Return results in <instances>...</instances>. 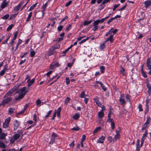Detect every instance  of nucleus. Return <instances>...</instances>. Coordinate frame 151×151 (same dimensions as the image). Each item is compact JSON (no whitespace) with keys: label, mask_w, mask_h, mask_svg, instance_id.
I'll return each instance as SVG.
<instances>
[{"label":"nucleus","mask_w":151,"mask_h":151,"mask_svg":"<svg viewBox=\"0 0 151 151\" xmlns=\"http://www.w3.org/2000/svg\"><path fill=\"white\" fill-rule=\"evenodd\" d=\"M144 4L146 8H147L151 4V1L147 0L145 1Z\"/></svg>","instance_id":"nucleus-10"},{"label":"nucleus","mask_w":151,"mask_h":151,"mask_svg":"<svg viewBox=\"0 0 151 151\" xmlns=\"http://www.w3.org/2000/svg\"><path fill=\"white\" fill-rule=\"evenodd\" d=\"M105 137L104 136H102L100 137L97 141L98 143H103Z\"/></svg>","instance_id":"nucleus-9"},{"label":"nucleus","mask_w":151,"mask_h":151,"mask_svg":"<svg viewBox=\"0 0 151 151\" xmlns=\"http://www.w3.org/2000/svg\"><path fill=\"white\" fill-rule=\"evenodd\" d=\"M111 115V112L110 111L108 115V116H107L108 119H107V121H109V119H110V120L111 119L110 118Z\"/></svg>","instance_id":"nucleus-56"},{"label":"nucleus","mask_w":151,"mask_h":151,"mask_svg":"<svg viewBox=\"0 0 151 151\" xmlns=\"http://www.w3.org/2000/svg\"><path fill=\"white\" fill-rule=\"evenodd\" d=\"M35 52L34 51H31L30 52V56L31 57H33L35 55Z\"/></svg>","instance_id":"nucleus-47"},{"label":"nucleus","mask_w":151,"mask_h":151,"mask_svg":"<svg viewBox=\"0 0 151 151\" xmlns=\"http://www.w3.org/2000/svg\"><path fill=\"white\" fill-rule=\"evenodd\" d=\"M147 125L146 124H144L143 125V127L142 128V131H143L146 129Z\"/></svg>","instance_id":"nucleus-51"},{"label":"nucleus","mask_w":151,"mask_h":151,"mask_svg":"<svg viewBox=\"0 0 151 151\" xmlns=\"http://www.w3.org/2000/svg\"><path fill=\"white\" fill-rule=\"evenodd\" d=\"M79 117V115L78 114H76L73 117V118L75 119H77Z\"/></svg>","instance_id":"nucleus-39"},{"label":"nucleus","mask_w":151,"mask_h":151,"mask_svg":"<svg viewBox=\"0 0 151 151\" xmlns=\"http://www.w3.org/2000/svg\"><path fill=\"white\" fill-rule=\"evenodd\" d=\"M37 4V3L35 4H33L29 9L28 10V11H30L32 10L36 6V5Z\"/></svg>","instance_id":"nucleus-35"},{"label":"nucleus","mask_w":151,"mask_h":151,"mask_svg":"<svg viewBox=\"0 0 151 151\" xmlns=\"http://www.w3.org/2000/svg\"><path fill=\"white\" fill-rule=\"evenodd\" d=\"M11 120V118L10 117H9L7 118L5 120V122H6V123H8V124H9V123L10 122Z\"/></svg>","instance_id":"nucleus-42"},{"label":"nucleus","mask_w":151,"mask_h":151,"mask_svg":"<svg viewBox=\"0 0 151 151\" xmlns=\"http://www.w3.org/2000/svg\"><path fill=\"white\" fill-rule=\"evenodd\" d=\"M121 131V129L120 127H118L117 129L116 132V134H119V133Z\"/></svg>","instance_id":"nucleus-52"},{"label":"nucleus","mask_w":151,"mask_h":151,"mask_svg":"<svg viewBox=\"0 0 151 151\" xmlns=\"http://www.w3.org/2000/svg\"><path fill=\"white\" fill-rule=\"evenodd\" d=\"M119 4L115 5L114 6V8L113 9V10L114 11L119 6Z\"/></svg>","instance_id":"nucleus-54"},{"label":"nucleus","mask_w":151,"mask_h":151,"mask_svg":"<svg viewBox=\"0 0 151 151\" xmlns=\"http://www.w3.org/2000/svg\"><path fill=\"white\" fill-rule=\"evenodd\" d=\"M105 47V44L104 43H103L102 44H101L100 46V48L101 50L104 48Z\"/></svg>","instance_id":"nucleus-50"},{"label":"nucleus","mask_w":151,"mask_h":151,"mask_svg":"<svg viewBox=\"0 0 151 151\" xmlns=\"http://www.w3.org/2000/svg\"><path fill=\"white\" fill-rule=\"evenodd\" d=\"M80 128L78 126H76L75 127H74L71 129L72 130L79 131Z\"/></svg>","instance_id":"nucleus-40"},{"label":"nucleus","mask_w":151,"mask_h":151,"mask_svg":"<svg viewBox=\"0 0 151 151\" xmlns=\"http://www.w3.org/2000/svg\"><path fill=\"white\" fill-rule=\"evenodd\" d=\"M25 79L27 80V83H28L29 82V81L30 80V77L29 75H26Z\"/></svg>","instance_id":"nucleus-48"},{"label":"nucleus","mask_w":151,"mask_h":151,"mask_svg":"<svg viewBox=\"0 0 151 151\" xmlns=\"http://www.w3.org/2000/svg\"><path fill=\"white\" fill-rule=\"evenodd\" d=\"M97 20H98L99 24L101 23L104 22V19H103V18H102L101 19H98Z\"/></svg>","instance_id":"nucleus-53"},{"label":"nucleus","mask_w":151,"mask_h":151,"mask_svg":"<svg viewBox=\"0 0 151 151\" xmlns=\"http://www.w3.org/2000/svg\"><path fill=\"white\" fill-rule=\"evenodd\" d=\"M23 1L20 3L17 6H16L14 8V12H17L21 6L23 4Z\"/></svg>","instance_id":"nucleus-2"},{"label":"nucleus","mask_w":151,"mask_h":151,"mask_svg":"<svg viewBox=\"0 0 151 151\" xmlns=\"http://www.w3.org/2000/svg\"><path fill=\"white\" fill-rule=\"evenodd\" d=\"M26 109V108H25V107H24L23 109H22L20 112H19L18 113H17V114L18 115H20V114H22L24 112V111H25V110Z\"/></svg>","instance_id":"nucleus-36"},{"label":"nucleus","mask_w":151,"mask_h":151,"mask_svg":"<svg viewBox=\"0 0 151 151\" xmlns=\"http://www.w3.org/2000/svg\"><path fill=\"white\" fill-rule=\"evenodd\" d=\"M25 87H23L22 88H21L20 90L19 91H20L22 93L24 91H25Z\"/></svg>","instance_id":"nucleus-63"},{"label":"nucleus","mask_w":151,"mask_h":151,"mask_svg":"<svg viewBox=\"0 0 151 151\" xmlns=\"http://www.w3.org/2000/svg\"><path fill=\"white\" fill-rule=\"evenodd\" d=\"M119 134H116L115 135L114 137L112 139V141L113 142L116 141L117 139H118L119 137Z\"/></svg>","instance_id":"nucleus-13"},{"label":"nucleus","mask_w":151,"mask_h":151,"mask_svg":"<svg viewBox=\"0 0 151 151\" xmlns=\"http://www.w3.org/2000/svg\"><path fill=\"white\" fill-rule=\"evenodd\" d=\"M146 109L145 110V114H146L149 111V105H147V106H146Z\"/></svg>","instance_id":"nucleus-57"},{"label":"nucleus","mask_w":151,"mask_h":151,"mask_svg":"<svg viewBox=\"0 0 151 151\" xmlns=\"http://www.w3.org/2000/svg\"><path fill=\"white\" fill-rule=\"evenodd\" d=\"M13 24H11L10 25H9L7 28L6 29V30L7 31H9L10 30H11L12 29V28L13 27Z\"/></svg>","instance_id":"nucleus-30"},{"label":"nucleus","mask_w":151,"mask_h":151,"mask_svg":"<svg viewBox=\"0 0 151 151\" xmlns=\"http://www.w3.org/2000/svg\"><path fill=\"white\" fill-rule=\"evenodd\" d=\"M121 70H120V72L123 75H125V70L124 68H123L122 66H121Z\"/></svg>","instance_id":"nucleus-27"},{"label":"nucleus","mask_w":151,"mask_h":151,"mask_svg":"<svg viewBox=\"0 0 151 151\" xmlns=\"http://www.w3.org/2000/svg\"><path fill=\"white\" fill-rule=\"evenodd\" d=\"M35 79H32L30 82H29L28 86V87H30L31 86L32 84L34 83L35 82Z\"/></svg>","instance_id":"nucleus-17"},{"label":"nucleus","mask_w":151,"mask_h":151,"mask_svg":"<svg viewBox=\"0 0 151 151\" xmlns=\"http://www.w3.org/2000/svg\"><path fill=\"white\" fill-rule=\"evenodd\" d=\"M51 136L52 138H55L57 137V135L55 133H53Z\"/></svg>","instance_id":"nucleus-64"},{"label":"nucleus","mask_w":151,"mask_h":151,"mask_svg":"<svg viewBox=\"0 0 151 151\" xmlns=\"http://www.w3.org/2000/svg\"><path fill=\"white\" fill-rule=\"evenodd\" d=\"M20 124V122L17 120H15L14 122V130H16Z\"/></svg>","instance_id":"nucleus-4"},{"label":"nucleus","mask_w":151,"mask_h":151,"mask_svg":"<svg viewBox=\"0 0 151 151\" xmlns=\"http://www.w3.org/2000/svg\"><path fill=\"white\" fill-rule=\"evenodd\" d=\"M86 137L85 135H83L82 137L81 141H82V142H83L86 139Z\"/></svg>","instance_id":"nucleus-62"},{"label":"nucleus","mask_w":151,"mask_h":151,"mask_svg":"<svg viewBox=\"0 0 151 151\" xmlns=\"http://www.w3.org/2000/svg\"><path fill=\"white\" fill-rule=\"evenodd\" d=\"M104 107V106H102L101 107L102 108L101 111L99 112L98 113V117L100 118H102L104 115V113L103 111V107Z\"/></svg>","instance_id":"nucleus-6"},{"label":"nucleus","mask_w":151,"mask_h":151,"mask_svg":"<svg viewBox=\"0 0 151 151\" xmlns=\"http://www.w3.org/2000/svg\"><path fill=\"white\" fill-rule=\"evenodd\" d=\"M13 91L12 90L9 91L7 93H6L4 96V98H5L7 97H8L10 94L12 93Z\"/></svg>","instance_id":"nucleus-19"},{"label":"nucleus","mask_w":151,"mask_h":151,"mask_svg":"<svg viewBox=\"0 0 151 151\" xmlns=\"http://www.w3.org/2000/svg\"><path fill=\"white\" fill-rule=\"evenodd\" d=\"M110 0H104L102 2V4H104L110 1Z\"/></svg>","instance_id":"nucleus-61"},{"label":"nucleus","mask_w":151,"mask_h":151,"mask_svg":"<svg viewBox=\"0 0 151 151\" xmlns=\"http://www.w3.org/2000/svg\"><path fill=\"white\" fill-rule=\"evenodd\" d=\"M127 4H125V5L124 6L122 7L121 8L119 9V11H122V10H124V9L126 8V7L127 6Z\"/></svg>","instance_id":"nucleus-60"},{"label":"nucleus","mask_w":151,"mask_h":151,"mask_svg":"<svg viewBox=\"0 0 151 151\" xmlns=\"http://www.w3.org/2000/svg\"><path fill=\"white\" fill-rule=\"evenodd\" d=\"M100 68L101 73H104V72L105 69V68L104 66H101L100 67Z\"/></svg>","instance_id":"nucleus-18"},{"label":"nucleus","mask_w":151,"mask_h":151,"mask_svg":"<svg viewBox=\"0 0 151 151\" xmlns=\"http://www.w3.org/2000/svg\"><path fill=\"white\" fill-rule=\"evenodd\" d=\"M147 134H148V132H147V130H146L145 131V134H143L142 137H145L146 138Z\"/></svg>","instance_id":"nucleus-58"},{"label":"nucleus","mask_w":151,"mask_h":151,"mask_svg":"<svg viewBox=\"0 0 151 151\" xmlns=\"http://www.w3.org/2000/svg\"><path fill=\"white\" fill-rule=\"evenodd\" d=\"M119 100L121 104H123L125 103V100L123 99L120 98Z\"/></svg>","instance_id":"nucleus-33"},{"label":"nucleus","mask_w":151,"mask_h":151,"mask_svg":"<svg viewBox=\"0 0 151 151\" xmlns=\"http://www.w3.org/2000/svg\"><path fill=\"white\" fill-rule=\"evenodd\" d=\"M151 58H149L147 59V65H150L151 63Z\"/></svg>","instance_id":"nucleus-44"},{"label":"nucleus","mask_w":151,"mask_h":151,"mask_svg":"<svg viewBox=\"0 0 151 151\" xmlns=\"http://www.w3.org/2000/svg\"><path fill=\"white\" fill-rule=\"evenodd\" d=\"M93 25L94 26H98V24H99V23L98 21L97 20H96L93 23Z\"/></svg>","instance_id":"nucleus-38"},{"label":"nucleus","mask_w":151,"mask_h":151,"mask_svg":"<svg viewBox=\"0 0 151 151\" xmlns=\"http://www.w3.org/2000/svg\"><path fill=\"white\" fill-rule=\"evenodd\" d=\"M22 42V40H20V39H19V40L18 42V43H17V45L16 47L14 50L15 51L16 50H17L19 46L21 44Z\"/></svg>","instance_id":"nucleus-23"},{"label":"nucleus","mask_w":151,"mask_h":151,"mask_svg":"<svg viewBox=\"0 0 151 151\" xmlns=\"http://www.w3.org/2000/svg\"><path fill=\"white\" fill-rule=\"evenodd\" d=\"M92 22V20H90L89 21H85L83 25L84 26H85L86 25L90 24Z\"/></svg>","instance_id":"nucleus-20"},{"label":"nucleus","mask_w":151,"mask_h":151,"mask_svg":"<svg viewBox=\"0 0 151 151\" xmlns=\"http://www.w3.org/2000/svg\"><path fill=\"white\" fill-rule=\"evenodd\" d=\"M151 120V119L150 118V117L148 116L147 117V120L146 121V122H145V124H146L147 125L148 124H149L150 123V122Z\"/></svg>","instance_id":"nucleus-21"},{"label":"nucleus","mask_w":151,"mask_h":151,"mask_svg":"<svg viewBox=\"0 0 151 151\" xmlns=\"http://www.w3.org/2000/svg\"><path fill=\"white\" fill-rule=\"evenodd\" d=\"M145 138L146 137L142 136L141 139V147L142 145Z\"/></svg>","instance_id":"nucleus-37"},{"label":"nucleus","mask_w":151,"mask_h":151,"mask_svg":"<svg viewBox=\"0 0 151 151\" xmlns=\"http://www.w3.org/2000/svg\"><path fill=\"white\" fill-rule=\"evenodd\" d=\"M101 127H98L96 128L93 131V133L94 135L96 133H97L98 131L100 130Z\"/></svg>","instance_id":"nucleus-14"},{"label":"nucleus","mask_w":151,"mask_h":151,"mask_svg":"<svg viewBox=\"0 0 151 151\" xmlns=\"http://www.w3.org/2000/svg\"><path fill=\"white\" fill-rule=\"evenodd\" d=\"M20 136L19 134H16L14 135V138L15 140L19 138Z\"/></svg>","instance_id":"nucleus-24"},{"label":"nucleus","mask_w":151,"mask_h":151,"mask_svg":"<svg viewBox=\"0 0 151 151\" xmlns=\"http://www.w3.org/2000/svg\"><path fill=\"white\" fill-rule=\"evenodd\" d=\"M36 103L37 106H40L39 105H40L41 103H42V102L41 101L40 99H38L36 101ZM42 103H43L42 102Z\"/></svg>","instance_id":"nucleus-22"},{"label":"nucleus","mask_w":151,"mask_h":151,"mask_svg":"<svg viewBox=\"0 0 151 151\" xmlns=\"http://www.w3.org/2000/svg\"><path fill=\"white\" fill-rule=\"evenodd\" d=\"M138 108L139 111H143V109L142 108V105L140 104H139Z\"/></svg>","instance_id":"nucleus-55"},{"label":"nucleus","mask_w":151,"mask_h":151,"mask_svg":"<svg viewBox=\"0 0 151 151\" xmlns=\"http://www.w3.org/2000/svg\"><path fill=\"white\" fill-rule=\"evenodd\" d=\"M25 94L21 93L19 94V96L15 99L16 101H19L21 99L25 96Z\"/></svg>","instance_id":"nucleus-7"},{"label":"nucleus","mask_w":151,"mask_h":151,"mask_svg":"<svg viewBox=\"0 0 151 151\" xmlns=\"http://www.w3.org/2000/svg\"><path fill=\"white\" fill-rule=\"evenodd\" d=\"M6 147V145L4 144L2 142L1 140H0V148H5Z\"/></svg>","instance_id":"nucleus-16"},{"label":"nucleus","mask_w":151,"mask_h":151,"mask_svg":"<svg viewBox=\"0 0 151 151\" xmlns=\"http://www.w3.org/2000/svg\"><path fill=\"white\" fill-rule=\"evenodd\" d=\"M66 82L67 85L69 84L70 83V81L69 80V78H66Z\"/></svg>","instance_id":"nucleus-59"},{"label":"nucleus","mask_w":151,"mask_h":151,"mask_svg":"<svg viewBox=\"0 0 151 151\" xmlns=\"http://www.w3.org/2000/svg\"><path fill=\"white\" fill-rule=\"evenodd\" d=\"M6 69V68H5L4 69H3V70H1L0 72V76H3L5 73V69Z\"/></svg>","instance_id":"nucleus-41"},{"label":"nucleus","mask_w":151,"mask_h":151,"mask_svg":"<svg viewBox=\"0 0 151 151\" xmlns=\"http://www.w3.org/2000/svg\"><path fill=\"white\" fill-rule=\"evenodd\" d=\"M9 126V124L8 123L5 122H4L3 124V127L4 128H6L8 127Z\"/></svg>","instance_id":"nucleus-46"},{"label":"nucleus","mask_w":151,"mask_h":151,"mask_svg":"<svg viewBox=\"0 0 151 151\" xmlns=\"http://www.w3.org/2000/svg\"><path fill=\"white\" fill-rule=\"evenodd\" d=\"M60 65L58 63H55L53 65H51L50 66V68L52 69H53L54 67H59Z\"/></svg>","instance_id":"nucleus-12"},{"label":"nucleus","mask_w":151,"mask_h":151,"mask_svg":"<svg viewBox=\"0 0 151 151\" xmlns=\"http://www.w3.org/2000/svg\"><path fill=\"white\" fill-rule=\"evenodd\" d=\"M32 12H30L28 15L27 19L26 20L27 21H28L29 20L32 16Z\"/></svg>","instance_id":"nucleus-29"},{"label":"nucleus","mask_w":151,"mask_h":151,"mask_svg":"<svg viewBox=\"0 0 151 151\" xmlns=\"http://www.w3.org/2000/svg\"><path fill=\"white\" fill-rule=\"evenodd\" d=\"M7 135V134L4 133L0 134V139L3 140L5 139Z\"/></svg>","instance_id":"nucleus-8"},{"label":"nucleus","mask_w":151,"mask_h":151,"mask_svg":"<svg viewBox=\"0 0 151 151\" xmlns=\"http://www.w3.org/2000/svg\"><path fill=\"white\" fill-rule=\"evenodd\" d=\"M7 97L6 98L3 100L0 104L1 106H4L5 104H8L12 100V98L11 97Z\"/></svg>","instance_id":"nucleus-1"},{"label":"nucleus","mask_w":151,"mask_h":151,"mask_svg":"<svg viewBox=\"0 0 151 151\" xmlns=\"http://www.w3.org/2000/svg\"><path fill=\"white\" fill-rule=\"evenodd\" d=\"M9 14H6L5 15H4L3 17H2L1 18L3 19H6L9 18Z\"/></svg>","instance_id":"nucleus-26"},{"label":"nucleus","mask_w":151,"mask_h":151,"mask_svg":"<svg viewBox=\"0 0 151 151\" xmlns=\"http://www.w3.org/2000/svg\"><path fill=\"white\" fill-rule=\"evenodd\" d=\"M18 34V32L17 31L14 34L13 38L12 40H14L16 39L17 37V36Z\"/></svg>","instance_id":"nucleus-45"},{"label":"nucleus","mask_w":151,"mask_h":151,"mask_svg":"<svg viewBox=\"0 0 151 151\" xmlns=\"http://www.w3.org/2000/svg\"><path fill=\"white\" fill-rule=\"evenodd\" d=\"M85 92L83 91L82 92L81 94L80 95V97L81 98H84L85 97Z\"/></svg>","instance_id":"nucleus-43"},{"label":"nucleus","mask_w":151,"mask_h":151,"mask_svg":"<svg viewBox=\"0 0 151 151\" xmlns=\"http://www.w3.org/2000/svg\"><path fill=\"white\" fill-rule=\"evenodd\" d=\"M52 110H50V111H48V112L47 115H46L45 117V118H48L49 116L51 115V114L52 113Z\"/></svg>","instance_id":"nucleus-28"},{"label":"nucleus","mask_w":151,"mask_h":151,"mask_svg":"<svg viewBox=\"0 0 151 151\" xmlns=\"http://www.w3.org/2000/svg\"><path fill=\"white\" fill-rule=\"evenodd\" d=\"M55 47L52 46L50 49L48 53L47 54L48 56H50L52 55L55 52Z\"/></svg>","instance_id":"nucleus-3"},{"label":"nucleus","mask_w":151,"mask_h":151,"mask_svg":"<svg viewBox=\"0 0 151 151\" xmlns=\"http://www.w3.org/2000/svg\"><path fill=\"white\" fill-rule=\"evenodd\" d=\"M70 100V99L68 97H67L65 99L64 101L65 104H67L69 102Z\"/></svg>","instance_id":"nucleus-32"},{"label":"nucleus","mask_w":151,"mask_h":151,"mask_svg":"<svg viewBox=\"0 0 151 151\" xmlns=\"http://www.w3.org/2000/svg\"><path fill=\"white\" fill-rule=\"evenodd\" d=\"M107 121L109 123H111L112 129L113 130H114L115 128V124L113 119H109V121Z\"/></svg>","instance_id":"nucleus-5"},{"label":"nucleus","mask_w":151,"mask_h":151,"mask_svg":"<svg viewBox=\"0 0 151 151\" xmlns=\"http://www.w3.org/2000/svg\"><path fill=\"white\" fill-rule=\"evenodd\" d=\"M17 14H15L12 15L9 18V19L12 20L14 19L16 17Z\"/></svg>","instance_id":"nucleus-25"},{"label":"nucleus","mask_w":151,"mask_h":151,"mask_svg":"<svg viewBox=\"0 0 151 151\" xmlns=\"http://www.w3.org/2000/svg\"><path fill=\"white\" fill-rule=\"evenodd\" d=\"M113 35H110L109 37L108 38L109 40H110L111 42H112L113 41Z\"/></svg>","instance_id":"nucleus-31"},{"label":"nucleus","mask_w":151,"mask_h":151,"mask_svg":"<svg viewBox=\"0 0 151 151\" xmlns=\"http://www.w3.org/2000/svg\"><path fill=\"white\" fill-rule=\"evenodd\" d=\"M14 109H13L10 108L9 109V114H12L14 113Z\"/></svg>","instance_id":"nucleus-34"},{"label":"nucleus","mask_w":151,"mask_h":151,"mask_svg":"<svg viewBox=\"0 0 151 151\" xmlns=\"http://www.w3.org/2000/svg\"><path fill=\"white\" fill-rule=\"evenodd\" d=\"M147 88H148V89L147 91L149 95H150L151 92V87H150V85L148 83H147Z\"/></svg>","instance_id":"nucleus-15"},{"label":"nucleus","mask_w":151,"mask_h":151,"mask_svg":"<svg viewBox=\"0 0 151 151\" xmlns=\"http://www.w3.org/2000/svg\"><path fill=\"white\" fill-rule=\"evenodd\" d=\"M6 0H4L1 5V7L2 9H4L8 4V3L6 2Z\"/></svg>","instance_id":"nucleus-11"},{"label":"nucleus","mask_w":151,"mask_h":151,"mask_svg":"<svg viewBox=\"0 0 151 151\" xmlns=\"http://www.w3.org/2000/svg\"><path fill=\"white\" fill-rule=\"evenodd\" d=\"M63 28V26L62 25H60L58 27V31H61Z\"/></svg>","instance_id":"nucleus-49"}]
</instances>
